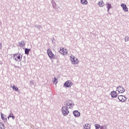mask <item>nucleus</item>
<instances>
[{"label": "nucleus", "mask_w": 129, "mask_h": 129, "mask_svg": "<svg viewBox=\"0 0 129 129\" xmlns=\"http://www.w3.org/2000/svg\"><path fill=\"white\" fill-rule=\"evenodd\" d=\"M22 55L20 53H16L13 54V59L17 61V62H20L22 61Z\"/></svg>", "instance_id": "f257e3e1"}, {"label": "nucleus", "mask_w": 129, "mask_h": 129, "mask_svg": "<svg viewBox=\"0 0 129 129\" xmlns=\"http://www.w3.org/2000/svg\"><path fill=\"white\" fill-rule=\"evenodd\" d=\"M72 105H73V104H72V101H71V100H68L64 102V107L69 109L72 108Z\"/></svg>", "instance_id": "f03ea898"}, {"label": "nucleus", "mask_w": 129, "mask_h": 129, "mask_svg": "<svg viewBox=\"0 0 129 129\" xmlns=\"http://www.w3.org/2000/svg\"><path fill=\"white\" fill-rule=\"evenodd\" d=\"M47 55H48L49 58L50 59H55V55H54V54L52 52V50H51V49L48 48L47 50Z\"/></svg>", "instance_id": "7ed1b4c3"}, {"label": "nucleus", "mask_w": 129, "mask_h": 129, "mask_svg": "<svg viewBox=\"0 0 129 129\" xmlns=\"http://www.w3.org/2000/svg\"><path fill=\"white\" fill-rule=\"evenodd\" d=\"M70 60L72 64H78V58H76L73 55H71Z\"/></svg>", "instance_id": "20e7f679"}, {"label": "nucleus", "mask_w": 129, "mask_h": 129, "mask_svg": "<svg viewBox=\"0 0 129 129\" xmlns=\"http://www.w3.org/2000/svg\"><path fill=\"white\" fill-rule=\"evenodd\" d=\"M111 97H117V96L118 97L122 96V97H125V96H123L122 95H119V94H117L116 92L113 91L112 92H111L110 93Z\"/></svg>", "instance_id": "39448f33"}, {"label": "nucleus", "mask_w": 129, "mask_h": 129, "mask_svg": "<svg viewBox=\"0 0 129 129\" xmlns=\"http://www.w3.org/2000/svg\"><path fill=\"white\" fill-rule=\"evenodd\" d=\"M69 108H66V107L63 106L61 109L62 113L63 115H67L69 113V111L68 110Z\"/></svg>", "instance_id": "423d86ee"}, {"label": "nucleus", "mask_w": 129, "mask_h": 129, "mask_svg": "<svg viewBox=\"0 0 129 129\" xmlns=\"http://www.w3.org/2000/svg\"><path fill=\"white\" fill-rule=\"evenodd\" d=\"M72 85H73V84H72V82H71V81H67L63 84V86L64 87H67V88L71 87Z\"/></svg>", "instance_id": "0eeeda50"}, {"label": "nucleus", "mask_w": 129, "mask_h": 129, "mask_svg": "<svg viewBox=\"0 0 129 129\" xmlns=\"http://www.w3.org/2000/svg\"><path fill=\"white\" fill-rule=\"evenodd\" d=\"M116 90L119 93H123V92L125 91V90L120 86H119L117 87Z\"/></svg>", "instance_id": "6e6552de"}, {"label": "nucleus", "mask_w": 129, "mask_h": 129, "mask_svg": "<svg viewBox=\"0 0 129 129\" xmlns=\"http://www.w3.org/2000/svg\"><path fill=\"white\" fill-rule=\"evenodd\" d=\"M121 7L123 9L124 12H128V9H127V7H126V5L124 4H121Z\"/></svg>", "instance_id": "1a4fd4ad"}, {"label": "nucleus", "mask_w": 129, "mask_h": 129, "mask_svg": "<svg viewBox=\"0 0 129 129\" xmlns=\"http://www.w3.org/2000/svg\"><path fill=\"white\" fill-rule=\"evenodd\" d=\"M1 117H2V119L3 120V121H4V122H6V121L8 120V119L6 117V115L3 114V113H1Z\"/></svg>", "instance_id": "9d476101"}, {"label": "nucleus", "mask_w": 129, "mask_h": 129, "mask_svg": "<svg viewBox=\"0 0 129 129\" xmlns=\"http://www.w3.org/2000/svg\"><path fill=\"white\" fill-rule=\"evenodd\" d=\"M73 113L75 116H76V117L80 116V112L77 110L74 111L73 112Z\"/></svg>", "instance_id": "9b49d317"}, {"label": "nucleus", "mask_w": 129, "mask_h": 129, "mask_svg": "<svg viewBox=\"0 0 129 129\" xmlns=\"http://www.w3.org/2000/svg\"><path fill=\"white\" fill-rule=\"evenodd\" d=\"M6 126H5V124L2 121H0V129H5Z\"/></svg>", "instance_id": "f8f14e48"}, {"label": "nucleus", "mask_w": 129, "mask_h": 129, "mask_svg": "<svg viewBox=\"0 0 129 129\" xmlns=\"http://www.w3.org/2000/svg\"><path fill=\"white\" fill-rule=\"evenodd\" d=\"M118 99L121 102H124V101H125L126 100V97H118Z\"/></svg>", "instance_id": "ddd939ff"}, {"label": "nucleus", "mask_w": 129, "mask_h": 129, "mask_svg": "<svg viewBox=\"0 0 129 129\" xmlns=\"http://www.w3.org/2000/svg\"><path fill=\"white\" fill-rule=\"evenodd\" d=\"M106 8L107 9L108 12H109V10H110V9H111V4L108 3L106 5Z\"/></svg>", "instance_id": "4468645a"}, {"label": "nucleus", "mask_w": 129, "mask_h": 129, "mask_svg": "<svg viewBox=\"0 0 129 129\" xmlns=\"http://www.w3.org/2000/svg\"><path fill=\"white\" fill-rule=\"evenodd\" d=\"M98 5L100 7H103V6H104V3H103V1H101L98 2Z\"/></svg>", "instance_id": "2eb2a0df"}, {"label": "nucleus", "mask_w": 129, "mask_h": 129, "mask_svg": "<svg viewBox=\"0 0 129 129\" xmlns=\"http://www.w3.org/2000/svg\"><path fill=\"white\" fill-rule=\"evenodd\" d=\"M25 45V44L24 41H21L19 42L20 47H21V48H23V47H24Z\"/></svg>", "instance_id": "dca6fc26"}, {"label": "nucleus", "mask_w": 129, "mask_h": 129, "mask_svg": "<svg viewBox=\"0 0 129 129\" xmlns=\"http://www.w3.org/2000/svg\"><path fill=\"white\" fill-rule=\"evenodd\" d=\"M81 3L82 5H87V0H81Z\"/></svg>", "instance_id": "f3484780"}, {"label": "nucleus", "mask_w": 129, "mask_h": 129, "mask_svg": "<svg viewBox=\"0 0 129 129\" xmlns=\"http://www.w3.org/2000/svg\"><path fill=\"white\" fill-rule=\"evenodd\" d=\"M13 90H15V91H18L19 90V89L18 88V87L13 85L12 86Z\"/></svg>", "instance_id": "a211bd4d"}, {"label": "nucleus", "mask_w": 129, "mask_h": 129, "mask_svg": "<svg viewBox=\"0 0 129 129\" xmlns=\"http://www.w3.org/2000/svg\"><path fill=\"white\" fill-rule=\"evenodd\" d=\"M52 6L54 8H55V7H56V3H55V1H54V0L53 1L51 2Z\"/></svg>", "instance_id": "6ab92c4d"}, {"label": "nucleus", "mask_w": 129, "mask_h": 129, "mask_svg": "<svg viewBox=\"0 0 129 129\" xmlns=\"http://www.w3.org/2000/svg\"><path fill=\"white\" fill-rule=\"evenodd\" d=\"M29 52H30V49L26 48L25 51V54L28 55L29 54Z\"/></svg>", "instance_id": "aec40b11"}, {"label": "nucleus", "mask_w": 129, "mask_h": 129, "mask_svg": "<svg viewBox=\"0 0 129 129\" xmlns=\"http://www.w3.org/2000/svg\"><path fill=\"white\" fill-rule=\"evenodd\" d=\"M95 126L96 129H98L100 127V125H99V124H95Z\"/></svg>", "instance_id": "412c9836"}, {"label": "nucleus", "mask_w": 129, "mask_h": 129, "mask_svg": "<svg viewBox=\"0 0 129 129\" xmlns=\"http://www.w3.org/2000/svg\"><path fill=\"white\" fill-rule=\"evenodd\" d=\"M125 42H128L129 41V37L128 36H125L124 38Z\"/></svg>", "instance_id": "4be33fe9"}, {"label": "nucleus", "mask_w": 129, "mask_h": 129, "mask_svg": "<svg viewBox=\"0 0 129 129\" xmlns=\"http://www.w3.org/2000/svg\"><path fill=\"white\" fill-rule=\"evenodd\" d=\"M57 80H58V79H57V78L54 77V80H53V83H56V81H57Z\"/></svg>", "instance_id": "5701e85b"}, {"label": "nucleus", "mask_w": 129, "mask_h": 129, "mask_svg": "<svg viewBox=\"0 0 129 129\" xmlns=\"http://www.w3.org/2000/svg\"><path fill=\"white\" fill-rule=\"evenodd\" d=\"M59 52L60 54H63V55H64V50H60Z\"/></svg>", "instance_id": "b1692460"}, {"label": "nucleus", "mask_w": 129, "mask_h": 129, "mask_svg": "<svg viewBox=\"0 0 129 129\" xmlns=\"http://www.w3.org/2000/svg\"><path fill=\"white\" fill-rule=\"evenodd\" d=\"M3 48V44L1 42H0V49H2Z\"/></svg>", "instance_id": "393cba45"}, {"label": "nucleus", "mask_w": 129, "mask_h": 129, "mask_svg": "<svg viewBox=\"0 0 129 129\" xmlns=\"http://www.w3.org/2000/svg\"><path fill=\"white\" fill-rule=\"evenodd\" d=\"M52 43H55V38H53V39H52Z\"/></svg>", "instance_id": "a878e982"}, {"label": "nucleus", "mask_w": 129, "mask_h": 129, "mask_svg": "<svg viewBox=\"0 0 129 129\" xmlns=\"http://www.w3.org/2000/svg\"><path fill=\"white\" fill-rule=\"evenodd\" d=\"M37 28H38V29H39V30H40L41 29V26L40 25H38L37 26Z\"/></svg>", "instance_id": "bb28decb"}, {"label": "nucleus", "mask_w": 129, "mask_h": 129, "mask_svg": "<svg viewBox=\"0 0 129 129\" xmlns=\"http://www.w3.org/2000/svg\"><path fill=\"white\" fill-rule=\"evenodd\" d=\"M12 116H13V115L10 114V115L8 116V119L10 118V117H12Z\"/></svg>", "instance_id": "cd10ccee"}, {"label": "nucleus", "mask_w": 129, "mask_h": 129, "mask_svg": "<svg viewBox=\"0 0 129 129\" xmlns=\"http://www.w3.org/2000/svg\"><path fill=\"white\" fill-rule=\"evenodd\" d=\"M12 117L13 119H14L15 118V116L14 115H13L12 116Z\"/></svg>", "instance_id": "c85d7f7f"}, {"label": "nucleus", "mask_w": 129, "mask_h": 129, "mask_svg": "<svg viewBox=\"0 0 129 129\" xmlns=\"http://www.w3.org/2000/svg\"><path fill=\"white\" fill-rule=\"evenodd\" d=\"M53 1H54V0H51V2H52Z\"/></svg>", "instance_id": "c756f323"}, {"label": "nucleus", "mask_w": 129, "mask_h": 129, "mask_svg": "<svg viewBox=\"0 0 129 129\" xmlns=\"http://www.w3.org/2000/svg\"><path fill=\"white\" fill-rule=\"evenodd\" d=\"M88 128V129L89 128V127L88 128Z\"/></svg>", "instance_id": "7c9ffc66"}]
</instances>
